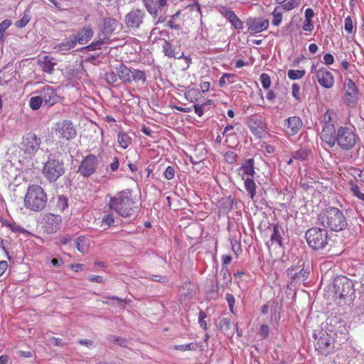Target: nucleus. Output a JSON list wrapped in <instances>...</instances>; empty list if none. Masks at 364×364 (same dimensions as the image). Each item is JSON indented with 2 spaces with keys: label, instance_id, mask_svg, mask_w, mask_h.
<instances>
[{
  "label": "nucleus",
  "instance_id": "f257e3e1",
  "mask_svg": "<svg viewBox=\"0 0 364 364\" xmlns=\"http://www.w3.org/2000/svg\"><path fill=\"white\" fill-rule=\"evenodd\" d=\"M358 140V136L348 127H340L336 130V128L328 126L324 129L323 141L329 148H333L337 144L342 150L349 151L354 147Z\"/></svg>",
  "mask_w": 364,
  "mask_h": 364
},
{
  "label": "nucleus",
  "instance_id": "f03ea898",
  "mask_svg": "<svg viewBox=\"0 0 364 364\" xmlns=\"http://www.w3.org/2000/svg\"><path fill=\"white\" fill-rule=\"evenodd\" d=\"M118 78L124 84H144L146 81V74L144 70L134 69L120 63L115 68V71L105 74V79L109 84L115 83Z\"/></svg>",
  "mask_w": 364,
  "mask_h": 364
},
{
  "label": "nucleus",
  "instance_id": "7ed1b4c3",
  "mask_svg": "<svg viewBox=\"0 0 364 364\" xmlns=\"http://www.w3.org/2000/svg\"><path fill=\"white\" fill-rule=\"evenodd\" d=\"M321 224L332 231L339 232L348 227V220L342 210L335 207H327L318 215Z\"/></svg>",
  "mask_w": 364,
  "mask_h": 364
},
{
  "label": "nucleus",
  "instance_id": "20e7f679",
  "mask_svg": "<svg viewBox=\"0 0 364 364\" xmlns=\"http://www.w3.org/2000/svg\"><path fill=\"white\" fill-rule=\"evenodd\" d=\"M108 205L110 209L124 218L133 215L136 208L135 202L131 193L125 191L111 197Z\"/></svg>",
  "mask_w": 364,
  "mask_h": 364
},
{
  "label": "nucleus",
  "instance_id": "39448f33",
  "mask_svg": "<svg viewBox=\"0 0 364 364\" xmlns=\"http://www.w3.org/2000/svg\"><path fill=\"white\" fill-rule=\"evenodd\" d=\"M47 200V195L41 186L33 184L28 187L24 197V205L27 209L41 211L46 207Z\"/></svg>",
  "mask_w": 364,
  "mask_h": 364
},
{
  "label": "nucleus",
  "instance_id": "423d86ee",
  "mask_svg": "<svg viewBox=\"0 0 364 364\" xmlns=\"http://www.w3.org/2000/svg\"><path fill=\"white\" fill-rule=\"evenodd\" d=\"M41 140L34 133L29 132L23 136L18 151L20 161L32 159L40 149Z\"/></svg>",
  "mask_w": 364,
  "mask_h": 364
},
{
  "label": "nucleus",
  "instance_id": "0eeeda50",
  "mask_svg": "<svg viewBox=\"0 0 364 364\" xmlns=\"http://www.w3.org/2000/svg\"><path fill=\"white\" fill-rule=\"evenodd\" d=\"M181 18L183 22L195 21L202 18L200 4L198 0H188L172 16L173 19Z\"/></svg>",
  "mask_w": 364,
  "mask_h": 364
},
{
  "label": "nucleus",
  "instance_id": "6e6552de",
  "mask_svg": "<svg viewBox=\"0 0 364 364\" xmlns=\"http://www.w3.org/2000/svg\"><path fill=\"white\" fill-rule=\"evenodd\" d=\"M306 240L310 247L314 250H322L328 244L329 237L325 228H311L305 233Z\"/></svg>",
  "mask_w": 364,
  "mask_h": 364
},
{
  "label": "nucleus",
  "instance_id": "1a4fd4ad",
  "mask_svg": "<svg viewBox=\"0 0 364 364\" xmlns=\"http://www.w3.org/2000/svg\"><path fill=\"white\" fill-rule=\"evenodd\" d=\"M313 337L316 340L315 349L321 355L327 356L334 352V338L323 329L314 331Z\"/></svg>",
  "mask_w": 364,
  "mask_h": 364
},
{
  "label": "nucleus",
  "instance_id": "9d476101",
  "mask_svg": "<svg viewBox=\"0 0 364 364\" xmlns=\"http://www.w3.org/2000/svg\"><path fill=\"white\" fill-rule=\"evenodd\" d=\"M334 295L339 299L351 297L355 294L354 283L346 276H338L333 279Z\"/></svg>",
  "mask_w": 364,
  "mask_h": 364
},
{
  "label": "nucleus",
  "instance_id": "9b49d317",
  "mask_svg": "<svg viewBox=\"0 0 364 364\" xmlns=\"http://www.w3.org/2000/svg\"><path fill=\"white\" fill-rule=\"evenodd\" d=\"M43 171L48 181H55L65 172L63 163L58 159H49L45 163Z\"/></svg>",
  "mask_w": 364,
  "mask_h": 364
},
{
  "label": "nucleus",
  "instance_id": "f8f14e48",
  "mask_svg": "<svg viewBox=\"0 0 364 364\" xmlns=\"http://www.w3.org/2000/svg\"><path fill=\"white\" fill-rule=\"evenodd\" d=\"M145 12L139 9L131 10L125 16V23L129 29H137L143 23L145 18Z\"/></svg>",
  "mask_w": 364,
  "mask_h": 364
},
{
  "label": "nucleus",
  "instance_id": "ddd939ff",
  "mask_svg": "<svg viewBox=\"0 0 364 364\" xmlns=\"http://www.w3.org/2000/svg\"><path fill=\"white\" fill-rule=\"evenodd\" d=\"M345 97L348 106L350 107H355L358 100V88L352 80L347 79L345 82Z\"/></svg>",
  "mask_w": 364,
  "mask_h": 364
},
{
  "label": "nucleus",
  "instance_id": "4468645a",
  "mask_svg": "<svg viewBox=\"0 0 364 364\" xmlns=\"http://www.w3.org/2000/svg\"><path fill=\"white\" fill-rule=\"evenodd\" d=\"M97 166V156L93 154H90L82 161L78 168V172H80L83 176L88 177L94 173Z\"/></svg>",
  "mask_w": 364,
  "mask_h": 364
},
{
  "label": "nucleus",
  "instance_id": "2eb2a0df",
  "mask_svg": "<svg viewBox=\"0 0 364 364\" xmlns=\"http://www.w3.org/2000/svg\"><path fill=\"white\" fill-rule=\"evenodd\" d=\"M37 93L40 95L43 103L49 107L58 103L60 99L56 91L49 85H46L41 90L37 91Z\"/></svg>",
  "mask_w": 364,
  "mask_h": 364
},
{
  "label": "nucleus",
  "instance_id": "dca6fc26",
  "mask_svg": "<svg viewBox=\"0 0 364 364\" xmlns=\"http://www.w3.org/2000/svg\"><path fill=\"white\" fill-rule=\"evenodd\" d=\"M45 230L48 233H53L57 231L59 228L60 225L62 222V218L60 215H55L53 213H47L44 217Z\"/></svg>",
  "mask_w": 364,
  "mask_h": 364
},
{
  "label": "nucleus",
  "instance_id": "f3484780",
  "mask_svg": "<svg viewBox=\"0 0 364 364\" xmlns=\"http://www.w3.org/2000/svg\"><path fill=\"white\" fill-rule=\"evenodd\" d=\"M57 131L62 139L70 140L75 137L76 131L71 122L64 120L58 124Z\"/></svg>",
  "mask_w": 364,
  "mask_h": 364
},
{
  "label": "nucleus",
  "instance_id": "a211bd4d",
  "mask_svg": "<svg viewBox=\"0 0 364 364\" xmlns=\"http://www.w3.org/2000/svg\"><path fill=\"white\" fill-rule=\"evenodd\" d=\"M318 83L323 87L329 89L334 85L333 74L325 68H321L316 71Z\"/></svg>",
  "mask_w": 364,
  "mask_h": 364
},
{
  "label": "nucleus",
  "instance_id": "6ab92c4d",
  "mask_svg": "<svg viewBox=\"0 0 364 364\" xmlns=\"http://www.w3.org/2000/svg\"><path fill=\"white\" fill-rule=\"evenodd\" d=\"M147 11L156 16L167 6V0H142Z\"/></svg>",
  "mask_w": 364,
  "mask_h": 364
},
{
  "label": "nucleus",
  "instance_id": "aec40b11",
  "mask_svg": "<svg viewBox=\"0 0 364 364\" xmlns=\"http://www.w3.org/2000/svg\"><path fill=\"white\" fill-rule=\"evenodd\" d=\"M269 24L268 19L261 18L250 19L247 22V30L250 34H256L267 29Z\"/></svg>",
  "mask_w": 364,
  "mask_h": 364
},
{
  "label": "nucleus",
  "instance_id": "412c9836",
  "mask_svg": "<svg viewBox=\"0 0 364 364\" xmlns=\"http://www.w3.org/2000/svg\"><path fill=\"white\" fill-rule=\"evenodd\" d=\"M220 13L229 21L235 29L240 30L243 28V22L237 16L232 10L223 8Z\"/></svg>",
  "mask_w": 364,
  "mask_h": 364
},
{
  "label": "nucleus",
  "instance_id": "4be33fe9",
  "mask_svg": "<svg viewBox=\"0 0 364 364\" xmlns=\"http://www.w3.org/2000/svg\"><path fill=\"white\" fill-rule=\"evenodd\" d=\"M287 275L289 279L291 280L289 282L287 289L286 294L289 299L292 300L296 297V283H295V277H296V269L294 267H291L287 270Z\"/></svg>",
  "mask_w": 364,
  "mask_h": 364
},
{
  "label": "nucleus",
  "instance_id": "5701e85b",
  "mask_svg": "<svg viewBox=\"0 0 364 364\" xmlns=\"http://www.w3.org/2000/svg\"><path fill=\"white\" fill-rule=\"evenodd\" d=\"M238 173L242 179L246 178L245 177H252L255 173L254 159H247L238 169Z\"/></svg>",
  "mask_w": 364,
  "mask_h": 364
},
{
  "label": "nucleus",
  "instance_id": "b1692460",
  "mask_svg": "<svg viewBox=\"0 0 364 364\" xmlns=\"http://www.w3.org/2000/svg\"><path fill=\"white\" fill-rule=\"evenodd\" d=\"M93 36V31L90 26L84 27L77 32L73 38L75 40V43H79L81 45L87 43Z\"/></svg>",
  "mask_w": 364,
  "mask_h": 364
},
{
  "label": "nucleus",
  "instance_id": "393cba45",
  "mask_svg": "<svg viewBox=\"0 0 364 364\" xmlns=\"http://www.w3.org/2000/svg\"><path fill=\"white\" fill-rule=\"evenodd\" d=\"M53 59L48 55H44L38 60V64L44 73H47L50 75L53 73L54 66L56 63L53 62Z\"/></svg>",
  "mask_w": 364,
  "mask_h": 364
},
{
  "label": "nucleus",
  "instance_id": "a878e982",
  "mask_svg": "<svg viewBox=\"0 0 364 364\" xmlns=\"http://www.w3.org/2000/svg\"><path fill=\"white\" fill-rule=\"evenodd\" d=\"M247 126L254 134H259L264 129L262 120L256 116H251L250 117Z\"/></svg>",
  "mask_w": 364,
  "mask_h": 364
},
{
  "label": "nucleus",
  "instance_id": "bb28decb",
  "mask_svg": "<svg viewBox=\"0 0 364 364\" xmlns=\"http://www.w3.org/2000/svg\"><path fill=\"white\" fill-rule=\"evenodd\" d=\"M109 42V36L102 34V35L98 36L97 39L92 41L87 47V48L91 51L96 50L100 49L102 45L108 43Z\"/></svg>",
  "mask_w": 364,
  "mask_h": 364
},
{
  "label": "nucleus",
  "instance_id": "cd10ccee",
  "mask_svg": "<svg viewBox=\"0 0 364 364\" xmlns=\"http://www.w3.org/2000/svg\"><path fill=\"white\" fill-rule=\"evenodd\" d=\"M284 130L288 136H294L296 134V117H289L284 124Z\"/></svg>",
  "mask_w": 364,
  "mask_h": 364
},
{
  "label": "nucleus",
  "instance_id": "c85d7f7f",
  "mask_svg": "<svg viewBox=\"0 0 364 364\" xmlns=\"http://www.w3.org/2000/svg\"><path fill=\"white\" fill-rule=\"evenodd\" d=\"M334 114L333 111L331 109H328L326 112L322 117V123H323V129L321 132V139L323 138L324 129L328 127H331L335 128L333 122V115Z\"/></svg>",
  "mask_w": 364,
  "mask_h": 364
},
{
  "label": "nucleus",
  "instance_id": "c756f323",
  "mask_svg": "<svg viewBox=\"0 0 364 364\" xmlns=\"http://www.w3.org/2000/svg\"><path fill=\"white\" fill-rule=\"evenodd\" d=\"M76 46L75 40L72 38L70 40L62 42L55 46V49L57 52H62L65 54L66 51L73 48Z\"/></svg>",
  "mask_w": 364,
  "mask_h": 364
},
{
  "label": "nucleus",
  "instance_id": "7c9ffc66",
  "mask_svg": "<svg viewBox=\"0 0 364 364\" xmlns=\"http://www.w3.org/2000/svg\"><path fill=\"white\" fill-rule=\"evenodd\" d=\"M302 265L303 268L297 272V282L299 281L305 285L306 281L310 274V267L309 262H307L306 264L304 262Z\"/></svg>",
  "mask_w": 364,
  "mask_h": 364
},
{
  "label": "nucleus",
  "instance_id": "2f4dec72",
  "mask_svg": "<svg viewBox=\"0 0 364 364\" xmlns=\"http://www.w3.org/2000/svg\"><path fill=\"white\" fill-rule=\"evenodd\" d=\"M117 141L121 148L126 149L132 143V138L125 132H119L117 135Z\"/></svg>",
  "mask_w": 364,
  "mask_h": 364
},
{
  "label": "nucleus",
  "instance_id": "473e14b6",
  "mask_svg": "<svg viewBox=\"0 0 364 364\" xmlns=\"http://www.w3.org/2000/svg\"><path fill=\"white\" fill-rule=\"evenodd\" d=\"M117 25V20L114 18L105 19L104 21V32L102 34L108 36L112 33L115 30Z\"/></svg>",
  "mask_w": 364,
  "mask_h": 364
},
{
  "label": "nucleus",
  "instance_id": "72a5a7b5",
  "mask_svg": "<svg viewBox=\"0 0 364 364\" xmlns=\"http://www.w3.org/2000/svg\"><path fill=\"white\" fill-rule=\"evenodd\" d=\"M245 180V188L249 193L251 199H254L256 196V184L255 181L250 178H246Z\"/></svg>",
  "mask_w": 364,
  "mask_h": 364
},
{
  "label": "nucleus",
  "instance_id": "f704fd0d",
  "mask_svg": "<svg viewBox=\"0 0 364 364\" xmlns=\"http://www.w3.org/2000/svg\"><path fill=\"white\" fill-rule=\"evenodd\" d=\"M199 344L197 342H192L185 345H176L173 349L180 351H196L198 350Z\"/></svg>",
  "mask_w": 364,
  "mask_h": 364
},
{
  "label": "nucleus",
  "instance_id": "c9c22d12",
  "mask_svg": "<svg viewBox=\"0 0 364 364\" xmlns=\"http://www.w3.org/2000/svg\"><path fill=\"white\" fill-rule=\"evenodd\" d=\"M284 9L282 7L276 6L272 12L273 19L272 23L274 26H279L282 20Z\"/></svg>",
  "mask_w": 364,
  "mask_h": 364
},
{
  "label": "nucleus",
  "instance_id": "e433bc0d",
  "mask_svg": "<svg viewBox=\"0 0 364 364\" xmlns=\"http://www.w3.org/2000/svg\"><path fill=\"white\" fill-rule=\"evenodd\" d=\"M68 207V199L63 196H58L55 201V210L63 212Z\"/></svg>",
  "mask_w": 364,
  "mask_h": 364
},
{
  "label": "nucleus",
  "instance_id": "4c0bfd02",
  "mask_svg": "<svg viewBox=\"0 0 364 364\" xmlns=\"http://www.w3.org/2000/svg\"><path fill=\"white\" fill-rule=\"evenodd\" d=\"M163 50L164 54L169 58H180L183 56V54L177 56L173 47L167 41H165L164 45L163 46Z\"/></svg>",
  "mask_w": 364,
  "mask_h": 364
},
{
  "label": "nucleus",
  "instance_id": "58836bf2",
  "mask_svg": "<svg viewBox=\"0 0 364 364\" xmlns=\"http://www.w3.org/2000/svg\"><path fill=\"white\" fill-rule=\"evenodd\" d=\"M300 159L304 161H309L312 159V154L310 149H301L297 151V160Z\"/></svg>",
  "mask_w": 364,
  "mask_h": 364
},
{
  "label": "nucleus",
  "instance_id": "ea45409f",
  "mask_svg": "<svg viewBox=\"0 0 364 364\" xmlns=\"http://www.w3.org/2000/svg\"><path fill=\"white\" fill-rule=\"evenodd\" d=\"M236 77L233 73H224L219 79V85L224 87L227 83H233V79Z\"/></svg>",
  "mask_w": 364,
  "mask_h": 364
},
{
  "label": "nucleus",
  "instance_id": "a19ab883",
  "mask_svg": "<svg viewBox=\"0 0 364 364\" xmlns=\"http://www.w3.org/2000/svg\"><path fill=\"white\" fill-rule=\"evenodd\" d=\"M75 245L77 250L81 253H85L87 250V241L85 236H80L75 240Z\"/></svg>",
  "mask_w": 364,
  "mask_h": 364
},
{
  "label": "nucleus",
  "instance_id": "79ce46f5",
  "mask_svg": "<svg viewBox=\"0 0 364 364\" xmlns=\"http://www.w3.org/2000/svg\"><path fill=\"white\" fill-rule=\"evenodd\" d=\"M43 101L41 99L40 95L38 96L32 97L29 100V106L33 110L38 109Z\"/></svg>",
  "mask_w": 364,
  "mask_h": 364
},
{
  "label": "nucleus",
  "instance_id": "37998d69",
  "mask_svg": "<svg viewBox=\"0 0 364 364\" xmlns=\"http://www.w3.org/2000/svg\"><path fill=\"white\" fill-rule=\"evenodd\" d=\"M271 242L272 244L276 242L279 247L282 246V237L280 235L277 225H274L273 227V232L271 235Z\"/></svg>",
  "mask_w": 364,
  "mask_h": 364
},
{
  "label": "nucleus",
  "instance_id": "c03bdc74",
  "mask_svg": "<svg viewBox=\"0 0 364 364\" xmlns=\"http://www.w3.org/2000/svg\"><path fill=\"white\" fill-rule=\"evenodd\" d=\"M31 20L29 12H24L23 16L21 19L15 22V26L18 28H22L25 27Z\"/></svg>",
  "mask_w": 364,
  "mask_h": 364
},
{
  "label": "nucleus",
  "instance_id": "a18cd8bd",
  "mask_svg": "<svg viewBox=\"0 0 364 364\" xmlns=\"http://www.w3.org/2000/svg\"><path fill=\"white\" fill-rule=\"evenodd\" d=\"M231 321L228 318H223L219 323L220 329L224 333H228L231 329Z\"/></svg>",
  "mask_w": 364,
  "mask_h": 364
},
{
  "label": "nucleus",
  "instance_id": "49530a36",
  "mask_svg": "<svg viewBox=\"0 0 364 364\" xmlns=\"http://www.w3.org/2000/svg\"><path fill=\"white\" fill-rule=\"evenodd\" d=\"M259 80L264 89L268 90L270 87L272 81L268 74L262 73L259 77Z\"/></svg>",
  "mask_w": 364,
  "mask_h": 364
},
{
  "label": "nucleus",
  "instance_id": "de8ad7c7",
  "mask_svg": "<svg viewBox=\"0 0 364 364\" xmlns=\"http://www.w3.org/2000/svg\"><path fill=\"white\" fill-rule=\"evenodd\" d=\"M350 191L353 196L364 202V193L360 191V188L358 185L353 183L350 186Z\"/></svg>",
  "mask_w": 364,
  "mask_h": 364
},
{
  "label": "nucleus",
  "instance_id": "09e8293b",
  "mask_svg": "<svg viewBox=\"0 0 364 364\" xmlns=\"http://www.w3.org/2000/svg\"><path fill=\"white\" fill-rule=\"evenodd\" d=\"M224 158L226 162L233 164L237 161V154L235 151H228L224 154Z\"/></svg>",
  "mask_w": 364,
  "mask_h": 364
},
{
  "label": "nucleus",
  "instance_id": "8fccbe9b",
  "mask_svg": "<svg viewBox=\"0 0 364 364\" xmlns=\"http://www.w3.org/2000/svg\"><path fill=\"white\" fill-rule=\"evenodd\" d=\"M302 31L311 32L314 28V22L311 19L305 18L302 23Z\"/></svg>",
  "mask_w": 364,
  "mask_h": 364
},
{
  "label": "nucleus",
  "instance_id": "3c124183",
  "mask_svg": "<svg viewBox=\"0 0 364 364\" xmlns=\"http://www.w3.org/2000/svg\"><path fill=\"white\" fill-rule=\"evenodd\" d=\"M206 317H207V315H206L205 312L203 311H200L199 315H198V323H199L200 326L205 331L207 330V328H208L207 323L205 321Z\"/></svg>",
  "mask_w": 364,
  "mask_h": 364
},
{
  "label": "nucleus",
  "instance_id": "603ef678",
  "mask_svg": "<svg viewBox=\"0 0 364 364\" xmlns=\"http://www.w3.org/2000/svg\"><path fill=\"white\" fill-rule=\"evenodd\" d=\"M226 301L228 304L230 311L232 314H234V305H235V297L232 294H227L225 296Z\"/></svg>",
  "mask_w": 364,
  "mask_h": 364
},
{
  "label": "nucleus",
  "instance_id": "864d4df0",
  "mask_svg": "<svg viewBox=\"0 0 364 364\" xmlns=\"http://www.w3.org/2000/svg\"><path fill=\"white\" fill-rule=\"evenodd\" d=\"M111 341L113 343L117 344L119 346L125 347L127 344V340L125 338H123L120 336H111L110 338Z\"/></svg>",
  "mask_w": 364,
  "mask_h": 364
},
{
  "label": "nucleus",
  "instance_id": "5fc2aeb1",
  "mask_svg": "<svg viewBox=\"0 0 364 364\" xmlns=\"http://www.w3.org/2000/svg\"><path fill=\"white\" fill-rule=\"evenodd\" d=\"M345 30L350 34L353 33V21L350 16L345 18Z\"/></svg>",
  "mask_w": 364,
  "mask_h": 364
},
{
  "label": "nucleus",
  "instance_id": "6e6d98bb",
  "mask_svg": "<svg viewBox=\"0 0 364 364\" xmlns=\"http://www.w3.org/2000/svg\"><path fill=\"white\" fill-rule=\"evenodd\" d=\"M296 6L295 0H289L285 4H282V5H279V7H282L284 9V12H287L292 10Z\"/></svg>",
  "mask_w": 364,
  "mask_h": 364
},
{
  "label": "nucleus",
  "instance_id": "4d7b16f0",
  "mask_svg": "<svg viewBox=\"0 0 364 364\" xmlns=\"http://www.w3.org/2000/svg\"><path fill=\"white\" fill-rule=\"evenodd\" d=\"M175 171L173 167L168 166L164 171V177L167 180H171L174 178Z\"/></svg>",
  "mask_w": 364,
  "mask_h": 364
},
{
  "label": "nucleus",
  "instance_id": "13d9d810",
  "mask_svg": "<svg viewBox=\"0 0 364 364\" xmlns=\"http://www.w3.org/2000/svg\"><path fill=\"white\" fill-rule=\"evenodd\" d=\"M102 223L108 226H111L114 223V218L112 214H106L102 218Z\"/></svg>",
  "mask_w": 364,
  "mask_h": 364
},
{
  "label": "nucleus",
  "instance_id": "bf43d9fd",
  "mask_svg": "<svg viewBox=\"0 0 364 364\" xmlns=\"http://www.w3.org/2000/svg\"><path fill=\"white\" fill-rule=\"evenodd\" d=\"M12 22L9 19H6L0 23V32L4 33L11 26Z\"/></svg>",
  "mask_w": 364,
  "mask_h": 364
},
{
  "label": "nucleus",
  "instance_id": "052dcab7",
  "mask_svg": "<svg viewBox=\"0 0 364 364\" xmlns=\"http://www.w3.org/2000/svg\"><path fill=\"white\" fill-rule=\"evenodd\" d=\"M269 332V326L267 325L262 324L260 326L259 333L261 337H262L263 338H266L268 336Z\"/></svg>",
  "mask_w": 364,
  "mask_h": 364
},
{
  "label": "nucleus",
  "instance_id": "680f3d73",
  "mask_svg": "<svg viewBox=\"0 0 364 364\" xmlns=\"http://www.w3.org/2000/svg\"><path fill=\"white\" fill-rule=\"evenodd\" d=\"M323 62L326 65H332L334 62V57L331 53H326L323 56Z\"/></svg>",
  "mask_w": 364,
  "mask_h": 364
},
{
  "label": "nucleus",
  "instance_id": "e2e57ef3",
  "mask_svg": "<svg viewBox=\"0 0 364 364\" xmlns=\"http://www.w3.org/2000/svg\"><path fill=\"white\" fill-rule=\"evenodd\" d=\"M88 280L92 282H96V283H100V284L105 282V280L102 278V277H101L100 275H90L88 277Z\"/></svg>",
  "mask_w": 364,
  "mask_h": 364
},
{
  "label": "nucleus",
  "instance_id": "0e129e2a",
  "mask_svg": "<svg viewBox=\"0 0 364 364\" xmlns=\"http://www.w3.org/2000/svg\"><path fill=\"white\" fill-rule=\"evenodd\" d=\"M203 105H193L195 113L198 117H202L203 114Z\"/></svg>",
  "mask_w": 364,
  "mask_h": 364
},
{
  "label": "nucleus",
  "instance_id": "69168bd1",
  "mask_svg": "<svg viewBox=\"0 0 364 364\" xmlns=\"http://www.w3.org/2000/svg\"><path fill=\"white\" fill-rule=\"evenodd\" d=\"M315 14H314V11L311 8H308L305 10V12H304V18H309V19H311L314 17Z\"/></svg>",
  "mask_w": 364,
  "mask_h": 364
},
{
  "label": "nucleus",
  "instance_id": "338daca9",
  "mask_svg": "<svg viewBox=\"0 0 364 364\" xmlns=\"http://www.w3.org/2000/svg\"><path fill=\"white\" fill-rule=\"evenodd\" d=\"M83 267H84L83 264H70V269L72 271H74L75 272H78L82 270Z\"/></svg>",
  "mask_w": 364,
  "mask_h": 364
},
{
  "label": "nucleus",
  "instance_id": "774afa93",
  "mask_svg": "<svg viewBox=\"0 0 364 364\" xmlns=\"http://www.w3.org/2000/svg\"><path fill=\"white\" fill-rule=\"evenodd\" d=\"M200 87L203 92H206L210 90V83L208 81L202 82L200 85Z\"/></svg>",
  "mask_w": 364,
  "mask_h": 364
}]
</instances>
